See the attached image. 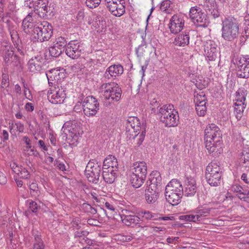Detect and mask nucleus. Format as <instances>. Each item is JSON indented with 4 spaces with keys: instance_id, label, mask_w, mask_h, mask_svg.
Returning <instances> with one entry per match:
<instances>
[{
    "instance_id": "nucleus-41",
    "label": "nucleus",
    "mask_w": 249,
    "mask_h": 249,
    "mask_svg": "<svg viewBox=\"0 0 249 249\" xmlns=\"http://www.w3.org/2000/svg\"><path fill=\"white\" fill-rule=\"evenodd\" d=\"M67 44V41H66V39L65 37L62 36H59L57 37L56 39L55 43L54 44L56 47L60 49L61 50H62L64 47L66 48Z\"/></svg>"
},
{
    "instance_id": "nucleus-19",
    "label": "nucleus",
    "mask_w": 249,
    "mask_h": 249,
    "mask_svg": "<svg viewBox=\"0 0 249 249\" xmlns=\"http://www.w3.org/2000/svg\"><path fill=\"white\" fill-rule=\"evenodd\" d=\"M204 55L208 61H215L219 53V50L216 43L212 40H208L204 43Z\"/></svg>"
},
{
    "instance_id": "nucleus-50",
    "label": "nucleus",
    "mask_w": 249,
    "mask_h": 249,
    "mask_svg": "<svg viewBox=\"0 0 249 249\" xmlns=\"http://www.w3.org/2000/svg\"><path fill=\"white\" fill-rule=\"evenodd\" d=\"M170 4L171 2L170 0H166L163 1L160 3V9L163 12L168 13L170 10Z\"/></svg>"
},
{
    "instance_id": "nucleus-42",
    "label": "nucleus",
    "mask_w": 249,
    "mask_h": 249,
    "mask_svg": "<svg viewBox=\"0 0 249 249\" xmlns=\"http://www.w3.org/2000/svg\"><path fill=\"white\" fill-rule=\"evenodd\" d=\"M62 50L54 44L49 48V54L53 57H58L61 53Z\"/></svg>"
},
{
    "instance_id": "nucleus-14",
    "label": "nucleus",
    "mask_w": 249,
    "mask_h": 249,
    "mask_svg": "<svg viewBox=\"0 0 249 249\" xmlns=\"http://www.w3.org/2000/svg\"><path fill=\"white\" fill-rule=\"evenodd\" d=\"M84 114L87 117L95 116L99 109L100 105L98 100L93 96L87 97L83 101Z\"/></svg>"
},
{
    "instance_id": "nucleus-6",
    "label": "nucleus",
    "mask_w": 249,
    "mask_h": 249,
    "mask_svg": "<svg viewBox=\"0 0 249 249\" xmlns=\"http://www.w3.org/2000/svg\"><path fill=\"white\" fill-rule=\"evenodd\" d=\"M101 98L111 102H118L121 98L122 90L114 82L104 83L99 89Z\"/></svg>"
},
{
    "instance_id": "nucleus-51",
    "label": "nucleus",
    "mask_w": 249,
    "mask_h": 249,
    "mask_svg": "<svg viewBox=\"0 0 249 249\" xmlns=\"http://www.w3.org/2000/svg\"><path fill=\"white\" fill-rule=\"evenodd\" d=\"M101 0H86L85 3L89 8L97 7L101 3Z\"/></svg>"
},
{
    "instance_id": "nucleus-16",
    "label": "nucleus",
    "mask_w": 249,
    "mask_h": 249,
    "mask_svg": "<svg viewBox=\"0 0 249 249\" xmlns=\"http://www.w3.org/2000/svg\"><path fill=\"white\" fill-rule=\"evenodd\" d=\"M84 46L78 40H71L67 44L65 49L66 55L71 59H77L83 53Z\"/></svg>"
},
{
    "instance_id": "nucleus-20",
    "label": "nucleus",
    "mask_w": 249,
    "mask_h": 249,
    "mask_svg": "<svg viewBox=\"0 0 249 249\" xmlns=\"http://www.w3.org/2000/svg\"><path fill=\"white\" fill-rule=\"evenodd\" d=\"M46 76L49 84H53L54 82L53 85H62L61 82L66 77V73L63 68H57L47 71Z\"/></svg>"
},
{
    "instance_id": "nucleus-17",
    "label": "nucleus",
    "mask_w": 249,
    "mask_h": 249,
    "mask_svg": "<svg viewBox=\"0 0 249 249\" xmlns=\"http://www.w3.org/2000/svg\"><path fill=\"white\" fill-rule=\"evenodd\" d=\"M110 13L116 17H121L125 12V0H104Z\"/></svg>"
},
{
    "instance_id": "nucleus-31",
    "label": "nucleus",
    "mask_w": 249,
    "mask_h": 249,
    "mask_svg": "<svg viewBox=\"0 0 249 249\" xmlns=\"http://www.w3.org/2000/svg\"><path fill=\"white\" fill-rule=\"evenodd\" d=\"M118 163L117 159L115 156L108 155L103 162V169H109L112 171L113 170H117Z\"/></svg>"
},
{
    "instance_id": "nucleus-58",
    "label": "nucleus",
    "mask_w": 249,
    "mask_h": 249,
    "mask_svg": "<svg viewBox=\"0 0 249 249\" xmlns=\"http://www.w3.org/2000/svg\"><path fill=\"white\" fill-rule=\"evenodd\" d=\"M185 73L190 77H194L195 76L196 71L193 67H189L185 70Z\"/></svg>"
},
{
    "instance_id": "nucleus-55",
    "label": "nucleus",
    "mask_w": 249,
    "mask_h": 249,
    "mask_svg": "<svg viewBox=\"0 0 249 249\" xmlns=\"http://www.w3.org/2000/svg\"><path fill=\"white\" fill-rule=\"evenodd\" d=\"M245 27L244 31L245 32L246 36H249V15L246 16L245 18Z\"/></svg>"
},
{
    "instance_id": "nucleus-32",
    "label": "nucleus",
    "mask_w": 249,
    "mask_h": 249,
    "mask_svg": "<svg viewBox=\"0 0 249 249\" xmlns=\"http://www.w3.org/2000/svg\"><path fill=\"white\" fill-rule=\"evenodd\" d=\"M129 213L128 214L124 213L121 215L123 223L128 226H134L139 223L140 221L139 217L134 214H129Z\"/></svg>"
},
{
    "instance_id": "nucleus-57",
    "label": "nucleus",
    "mask_w": 249,
    "mask_h": 249,
    "mask_svg": "<svg viewBox=\"0 0 249 249\" xmlns=\"http://www.w3.org/2000/svg\"><path fill=\"white\" fill-rule=\"evenodd\" d=\"M89 232L86 231H77L75 232V236L77 237H84L88 235Z\"/></svg>"
},
{
    "instance_id": "nucleus-53",
    "label": "nucleus",
    "mask_w": 249,
    "mask_h": 249,
    "mask_svg": "<svg viewBox=\"0 0 249 249\" xmlns=\"http://www.w3.org/2000/svg\"><path fill=\"white\" fill-rule=\"evenodd\" d=\"M140 131L141 132V134L139 136H138V134H135L134 135V137L137 138L138 146H140L144 140L145 135V129Z\"/></svg>"
},
{
    "instance_id": "nucleus-3",
    "label": "nucleus",
    "mask_w": 249,
    "mask_h": 249,
    "mask_svg": "<svg viewBox=\"0 0 249 249\" xmlns=\"http://www.w3.org/2000/svg\"><path fill=\"white\" fill-rule=\"evenodd\" d=\"M147 171L145 162H136L130 169V181L132 186L136 188L140 187L143 183Z\"/></svg>"
},
{
    "instance_id": "nucleus-7",
    "label": "nucleus",
    "mask_w": 249,
    "mask_h": 249,
    "mask_svg": "<svg viewBox=\"0 0 249 249\" xmlns=\"http://www.w3.org/2000/svg\"><path fill=\"white\" fill-rule=\"evenodd\" d=\"M222 25V37L225 40L232 41L238 37L239 25L234 18L230 17L224 18Z\"/></svg>"
},
{
    "instance_id": "nucleus-23",
    "label": "nucleus",
    "mask_w": 249,
    "mask_h": 249,
    "mask_svg": "<svg viewBox=\"0 0 249 249\" xmlns=\"http://www.w3.org/2000/svg\"><path fill=\"white\" fill-rule=\"evenodd\" d=\"M35 11L40 17L44 18L50 10L48 0H38L35 1Z\"/></svg>"
},
{
    "instance_id": "nucleus-11",
    "label": "nucleus",
    "mask_w": 249,
    "mask_h": 249,
    "mask_svg": "<svg viewBox=\"0 0 249 249\" xmlns=\"http://www.w3.org/2000/svg\"><path fill=\"white\" fill-rule=\"evenodd\" d=\"M246 91L243 89H239L235 94L233 99L234 113L236 118L240 119L246 107Z\"/></svg>"
},
{
    "instance_id": "nucleus-40",
    "label": "nucleus",
    "mask_w": 249,
    "mask_h": 249,
    "mask_svg": "<svg viewBox=\"0 0 249 249\" xmlns=\"http://www.w3.org/2000/svg\"><path fill=\"white\" fill-rule=\"evenodd\" d=\"M180 219L187 222H193L197 223V220L196 217V213L195 212V210L192 212L191 213L180 216Z\"/></svg>"
},
{
    "instance_id": "nucleus-46",
    "label": "nucleus",
    "mask_w": 249,
    "mask_h": 249,
    "mask_svg": "<svg viewBox=\"0 0 249 249\" xmlns=\"http://www.w3.org/2000/svg\"><path fill=\"white\" fill-rule=\"evenodd\" d=\"M141 215L144 220H155L156 219V215L149 211H143L141 212Z\"/></svg>"
},
{
    "instance_id": "nucleus-56",
    "label": "nucleus",
    "mask_w": 249,
    "mask_h": 249,
    "mask_svg": "<svg viewBox=\"0 0 249 249\" xmlns=\"http://www.w3.org/2000/svg\"><path fill=\"white\" fill-rule=\"evenodd\" d=\"M84 104L83 101L77 102L73 107V110L76 112H80L82 110L83 111Z\"/></svg>"
},
{
    "instance_id": "nucleus-27",
    "label": "nucleus",
    "mask_w": 249,
    "mask_h": 249,
    "mask_svg": "<svg viewBox=\"0 0 249 249\" xmlns=\"http://www.w3.org/2000/svg\"><path fill=\"white\" fill-rule=\"evenodd\" d=\"M44 62V59L40 55L33 57L28 61V69L32 72L39 71L43 66Z\"/></svg>"
},
{
    "instance_id": "nucleus-62",
    "label": "nucleus",
    "mask_w": 249,
    "mask_h": 249,
    "mask_svg": "<svg viewBox=\"0 0 249 249\" xmlns=\"http://www.w3.org/2000/svg\"><path fill=\"white\" fill-rule=\"evenodd\" d=\"M10 34L11 35V39L14 43L16 42L17 40H18V36L17 32L16 31L14 30L11 31Z\"/></svg>"
},
{
    "instance_id": "nucleus-22",
    "label": "nucleus",
    "mask_w": 249,
    "mask_h": 249,
    "mask_svg": "<svg viewBox=\"0 0 249 249\" xmlns=\"http://www.w3.org/2000/svg\"><path fill=\"white\" fill-rule=\"evenodd\" d=\"M126 128V131L130 133H136L145 129V125L143 124L141 125L139 119L136 117H130L127 119Z\"/></svg>"
},
{
    "instance_id": "nucleus-25",
    "label": "nucleus",
    "mask_w": 249,
    "mask_h": 249,
    "mask_svg": "<svg viewBox=\"0 0 249 249\" xmlns=\"http://www.w3.org/2000/svg\"><path fill=\"white\" fill-rule=\"evenodd\" d=\"M33 13L31 12L24 18L22 21V28L24 32L29 34L32 37L33 33L36 27H37L38 22L34 21L33 18Z\"/></svg>"
},
{
    "instance_id": "nucleus-9",
    "label": "nucleus",
    "mask_w": 249,
    "mask_h": 249,
    "mask_svg": "<svg viewBox=\"0 0 249 249\" xmlns=\"http://www.w3.org/2000/svg\"><path fill=\"white\" fill-rule=\"evenodd\" d=\"M222 169L217 163L211 162L206 168V179L212 186H217L221 182Z\"/></svg>"
},
{
    "instance_id": "nucleus-45",
    "label": "nucleus",
    "mask_w": 249,
    "mask_h": 249,
    "mask_svg": "<svg viewBox=\"0 0 249 249\" xmlns=\"http://www.w3.org/2000/svg\"><path fill=\"white\" fill-rule=\"evenodd\" d=\"M3 1L4 0H0V22L4 21V18L7 17L8 15L5 11Z\"/></svg>"
},
{
    "instance_id": "nucleus-12",
    "label": "nucleus",
    "mask_w": 249,
    "mask_h": 249,
    "mask_svg": "<svg viewBox=\"0 0 249 249\" xmlns=\"http://www.w3.org/2000/svg\"><path fill=\"white\" fill-rule=\"evenodd\" d=\"M48 91V99L52 104H58L63 103L65 98V89L62 85H55L51 86Z\"/></svg>"
},
{
    "instance_id": "nucleus-2",
    "label": "nucleus",
    "mask_w": 249,
    "mask_h": 249,
    "mask_svg": "<svg viewBox=\"0 0 249 249\" xmlns=\"http://www.w3.org/2000/svg\"><path fill=\"white\" fill-rule=\"evenodd\" d=\"M183 188L180 182L172 179L166 186L165 196L167 201L172 205H177L181 202Z\"/></svg>"
},
{
    "instance_id": "nucleus-35",
    "label": "nucleus",
    "mask_w": 249,
    "mask_h": 249,
    "mask_svg": "<svg viewBox=\"0 0 249 249\" xmlns=\"http://www.w3.org/2000/svg\"><path fill=\"white\" fill-rule=\"evenodd\" d=\"M34 239L33 242V245L31 246V244L30 243H27L26 242V244L29 247L30 246L31 248L32 249H44L45 247V245L42 241L41 236L38 234H33Z\"/></svg>"
},
{
    "instance_id": "nucleus-21",
    "label": "nucleus",
    "mask_w": 249,
    "mask_h": 249,
    "mask_svg": "<svg viewBox=\"0 0 249 249\" xmlns=\"http://www.w3.org/2000/svg\"><path fill=\"white\" fill-rule=\"evenodd\" d=\"M184 26L183 17L180 15H173L170 20L169 28L171 33L177 34L179 33Z\"/></svg>"
},
{
    "instance_id": "nucleus-36",
    "label": "nucleus",
    "mask_w": 249,
    "mask_h": 249,
    "mask_svg": "<svg viewBox=\"0 0 249 249\" xmlns=\"http://www.w3.org/2000/svg\"><path fill=\"white\" fill-rule=\"evenodd\" d=\"M238 70L237 74L238 77L242 78H248L249 77V67L242 64L238 63Z\"/></svg>"
},
{
    "instance_id": "nucleus-15",
    "label": "nucleus",
    "mask_w": 249,
    "mask_h": 249,
    "mask_svg": "<svg viewBox=\"0 0 249 249\" xmlns=\"http://www.w3.org/2000/svg\"><path fill=\"white\" fill-rule=\"evenodd\" d=\"M161 177L159 172L153 171L146 183L145 191L160 193L161 190Z\"/></svg>"
},
{
    "instance_id": "nucleus-64",
    "label": "nucleus",
    "mask_w": 249,
    "mask_h": 249,
    "mask_svg": "<svg viewBox=\"0 0 249 249\" xmlns=\"http://www.w3.org/2000/svg\"><path fill=\"white\" fill-rule=\"evenodd\" d=\"M136 51L138 57H141L143 56L144 50L142 46H139L138 48L136 49Z\"/></svg>"
},
{
    "instance_id": "nucleus-61",
    "label": "nucleus",
    "mask_w": 249,
    "mask_h": 249,
    "mask_svg": "<svg viewBox=\"0 0 249 249\" xmlns=\"http://www.w3.org/2000/svg\"><path fill=\"white\" fill-rule=\"evenodd\" d=\"M7 181V178L5 174L0 171V184L5 185Z\"/></svg>"
},
{
    "instance_id": "nucleus-49",
    "label": "nucleus",
    "mask_w": 249,
    "mask_h": 249,
    "mask_svg": "<svg viewBox=\"0 0 249 249\" xmlns=\"http://www.w3.org/2000/svg\"><path fill=\"white\" fill-rule=\"evenodd\" d=\"M240 162L245 164V167L249 166V151H244L240 159Z\"/></svg>"
},
{
    "instance_id": "nucleus-38",
    "label": "nucleus",
    "mask_w": 249,
    "mask_h": 249,
    "mask_svg": "<svg viewBox=\"0 0 249 249\" xmlns=\"http://www.w3.org/2000/svg\"><path fill=\"white\" fill-rule=\"evenodd\" d=\"M194 102L195 105L206 104V97L203 91H200L194 96Z\"/></svg>"
},
{
    "instance_id": "nucleus-39",
    "label": "nucleus",
    "mask_w": 249,
    "mask_h": 249,
    "mask_svg": "<svg viewBox=\"0 0 249 249\" xmlns=\"http://www.w3.org/2000/svg\"><path fill=\"white\" fill-rule=\"evenodd\" d=\"M159 193L145 191V199L149 204L155 203L159 197Z\"/></svg>"
},
{
    "instance_id": "nucleus-5",
    "label": "nucleus",
    "mask_w": 249,
    "mask_h": 249,
    "mask_svg": "<svg viewBox=\"0 0 249 249\" xmlns=\"http://www.w3.org/2000/svg\"><path fill=\"white\" fill-rule=\"evenodd\" d=\"M61 131L63 138L74 144L81 134L80 123L75 120L68 121L64 123Z\"/></svg>"
},
{
    "instance_id": "nucleus-18",
    "label": "nucleus",
    "mask_w": 249,
    "mask_h": 249,
    "mask_svg": "<svg viewBox=\"0 0 249 249\" xmlns=\"http://www.w3.org/2000/svg\"><path fill=\"white\" fill-rule=\"evenodd\" d=\"M4 50L1 53L3 55L5 63L7 65L12 64L14 66H17L19 64V59L14 53L13 48L8 42H4L2 48Z\"/></svg>"
},
{
    "instance_id": "nucleus-8",
    "label": "nucleus",
    "mask_w": 249,
    "mask_h": 249,
    "mask_svg": "<svg viewBox=\"0 0 249 249\" xmlns=\"http://www.w3.org/2000/svg\"><path fill=\"white\" fill-rule=\"evenodd\" d=\"M53 35V27L47 21L38 22L33 33L32 39L33 41L43 42L48 40Z\"/></svg>"
},
{
    "instance_id": "nucleus-54",
    "label": "nucleus",
    "mask_w": 249,
    "mask_h": 249,
    "mask_svg": "<svg viewBox=\"0 0 249 249\" xmlns=\"http://www.w3.org/2000/svg\"><path fill=\"white\" fill-rule=\"evenodd\" d=\"M238 62L249 67V55H245L241 57Z\"/></svg>"
},
{
    "instance_id": "nucleus-30",
    "label": "nucleus",
    "mask_w": 249,
    "mask_h": 249,
    "mask_svg": "<svg viewBox=\"0 0 249 249\" xmlns=\"http://www.w3.org/2000/svg\"><path fill=\"white\" fill-rule=\"evenodd\" d=\"M10 166L13 172L17 174L19 178L27 179L30 177V174L28 170L18 163L15 161L12 162Z\"/></svg>"
},
{
    "instance_id": "nucleus-34",
    "label": "nucleus",
    "mask_w": 249,
    "mask_h": 249,
    "mask_svg": "<svg viewBox=\"0 0 249 249\" xmlns=\"http://www.w3.org/2000/svg\"><path fill=\"white\" fill-rule=\"evenodd\" d=\"M103 178L105 182L112 183L115 180L117 170H113L111 171L109 169H103Z\"/></svg>"
},
{
    "instance_id": "nucleus-63",
    "label": "nucleus",
    "mask_w": 249,
    "mask_h": 249,
    "mask_svg": "<svg viewBox=\"0 0 249 249\" xmlns=\"http://www.w3.org/2000/svg\"><path fill=\"white\" fill-rule=\"evenodd\" d=\"M35 1H34L33 0H30L29 2L24 4V6L25 7H28L29 8H33L34 11H35Z\"/></svg>"
},
{
    "instance_id": "nucleus-28",
    "label": "nucleus",
    "mask_w": 249,
    "mask_h": 249,
    "mask_svg": "<svg viewBox=\"0 0 249 249\" xmlns=\"http://www.w3.org/2000/svg\"><path fill=\"white\" fill-rule=\"evenodd\" d=\"M231 189L240 199L249 202V190L244 189L241 186L237 184H233L231 186Z\"/></svg>"
},
{
    "instance_id": "nucleus-33",
    "label": "nucleus",
    "mask_w": 249,
    "mask_h": 249,
    "mask_svg": "<svg viewBox=\"0 0 249 249\" xmlns=\"http://www.w3.org/2000/svg\"><path fill=\"white\" fill-rule=\"evenodd\" d=\"M189 33L185 31L177 36L174 39V43L177 46L184 47L189 44Z\"/></svg>"
},
{
    "instance_id": "nucleus-10",
    "label": "nucleus",
    "mask_w": 249,
    "mask_h": 249,
    "mask_svg": "<svg viewBox=\"0 0 249 249\" xmlns=\"http://www.w3.org/2000/svg\"><path fill=\"white\" fill-rule=\"evenodd\" d=\"M101 170V162H98L96 160H89L85 170V175L88 180L92 183H97L100 177Z\"/></svg>"
},
{
    "instance_id": "nucleus-4",
    "label": "nucleus",
    "mask_w": 249,
    "mask_h": 249,
    "mask_svg": "<svg viewBox=\"0 0 249 249\" xmlns=\"http://www.w3.org/2000/svg\"><path fill=\"white\" fill-rule=\"evenodd\" d=\"M158 113L160 120L166 126L174 127L178 125L179 121L178 111L172 104L165 105L160 107Z\"/></svg>"
},
{
    "instance_id": "nucleus-24",
    "label": "nucleus",
    "mask_w": 249,
    "mask_h": 249,
    "mask_svg": "<svg viewBox=\"0 0 249 249\" xmlns=\"http://www.w3.org/2000/svg\"><path fill=\"white\" fill-rule=\"evenodd\" d=\"M211 210L212 209L206 207H198L195 209L197 223L208 224L211 222L209 216H210Z\"/></svg>"
},
{
    "instance_id": "nucleus-26",
    "label": "nucleus",
    "mask_w": 249,
    "mask_h": 249,
    "mask_svg": "<svg viewBox=\"0 0 249 249\" xmlns=\"http://www.w3.org/2000/svg\"><path fill=\"white\" fill-rule=\"evenodd\" d=\"M183 194L186 196H194L196 192V180L192 177L187 178L184 184Z\"/></svg>"
},
{
    "instance_id": "nucleus-44",
    "label": "nucleus",
    "mask_w": 249,
    "mask_h": 249,
    "mask_svg": "<svg viewBox=\"0 0 249 249\" xmlns=\"http://www.w3.org/2000/svg\"><path fill=\"white\" fill-rule=\"evenodd\" d=\"M10 127L11 129H15L18 133H23L24 131V126L23 124L20 122L12 124Z\"/></svg>"
},
{
    "instance_id": "nucleus-13",
    "label": "nucleus",
    "mask_w": 249,
    "mask_h": 249,
    "mask_svg": "<svg viewBox=\"0 0 249 249\" xmlns=\"http://www.w3.org/2000/svg\"><path fill=\"white\" fill-rule=\"evenodd\" d=\"M189 16L192 21L198 26L206 27L209 23L207 15L198 6L192 7Z\"/></svg>"
},
{
    "instance_id": "nucleus-48",
    "label": "nucleus",
    "mask_w": 249,
    "mask_h": 249,
    "mask_svg": "<svg viewBox=\"0 0 249 249\" xmlns=\"http://www.w3.org/2000/svg\"><path fill=\"white\" fill-rule=\"evenodd\" d=\"M26 203L28 205L30 210L33 213H36L38 209L40 207L36 201L32 200H27Z\"/></svg>"
},
{
    "instance_id": "nucleus-43",
    "label": "nucleus",
    "mask_w": 249,
    "mask_h": 249,
    "mask_svg": "<svg viewBox=\"0 0 249 249\" xmlns=\"http://www.w3.org/2000/svg\"><path fill=\"white\" fill-rule=\"evenodd\" d=\"M207 107L206 105L197 104L196 105V113L200 116H203L206 112Z\"/></svg>"
},
{
    "instance_id": "nucleus-52",
    "label": "nucleus",
    "mask_w": 249,
    "mask_h": 249,
    "mask_svg": "<svg viewBox=\"0 0 249 249\" xmlns=\"http://www.w3.org/2000/svg\"><path fill=\"white\" fill-rule=\"evenodd\" d=\"M23 88L24 96L28 100L32 101L33 99V96L27 84L23 83Z\"/></svg>"
},
{
    "instance_id": "nucleus-47",
    "label": "nucleus",
    "mask_w": 249,
    "mask_h": 249,
    "mask_svg": "<svg viewBox=\"0 0 249 249\" xmlns=\"http://www.w3.org/2000/svg\"><path fill=\"white\" fill-rule=\"evenodd\" d=\"M24 151L26 154L29 156L38 157L39 155L38 151L32 148L31 146H27L25 148Z\"/></svg>"
},
{
    "instance_id": "nucleus-37",
    "label": "nucleus",
    "mask_w": 249,
    "mask_h": 249,
    "mask_svg": "<svg viewBox=\"0 0 249 249\" xmlns=\"http://www.w3.org/2000/svg\"><path fill=\"white\" fill-rule=\"evenodd\" d=\"M29 188L31 196L38 199L39 202L41 203V201L39 198L40 195V191L38 190L37 183L36 182H32L29 185Z\"/></svg>"
},
{
    "instance_id": "nucleus-1",
    "label": "nucleus",
    "mask_w": 249,
    "mask_h": 249,
    "mask_svg": "<svg viewBox=\"0 0 249 249\" xmlns=\"http://www.w3.org/2000/svg\"><path fill=\"white\" fill-rule=\"evenodd\" d=\"M221 132L216 125L211 124L207 126L205 129V143L209 153L217 155L221 152Z\"/></svg>"
},
{
    "instance_id": "nucleus-60",
    "label": "nucleus",
    "mask_w": 249,
    "mask_h": 249,
    "mask_svg": "<svg viewBox=\"0 0 249 249\" xmlns=\"http://www.w3.org/2000/svg\"><path fill=\"white\" fill-rule=\"evenodd\" d=\"M1 140L3 142H6L9 139V134L6 130H3L1 133Z\"/></svg>"
},
{
    "instance_id": "nucleus-59",
    "label": "nucleus",
    "mask_w": 249,
    "mask_h": 249,
    "mask_svg": "<svg viewBox=\"0 0 249 249\" xmlns=\"http://www.w3.org/2000/svg\"><path fill=\"white\" fill-rule=\"evenodd\" d=\"M105 207L111 213L114 212L115 210V208L113 204L109 202L105 203Z\"/></svg>"
},
{
    "instance_id": "nucleus-29",
    "label": "nucleus",
    "mask_w": 249,
    "mask_h": 249,
    "mask_svg": "<svg viewBox=\"0 0 249 249\" xmlns=\"http://www.w3.org/2000/svg\"><path fill=\"white\" fill-rule=\"evenodd\" d=\"M124 72L123 67L120 65H113L109 67L105 73V77L109 79L120 76Z\"/></svg>"
}]
</instances>
